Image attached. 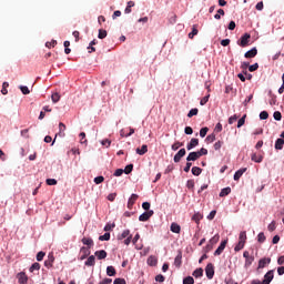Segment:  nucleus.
I'll list each match as a JSON object with an SVG mask.
<instances>
[{
  "label": "nucleus",
  "instance_id": "12",
  "mask_svg": "<svg viewBox=\"0 0 284 284\" xmlns=\"http://www.w3.org/2000/svg\"><path fill=\"white\" fill-rule=\"evenodd\" d=\"M247 172V168H242L240 170H237L234 175H233V180L234 181H240L241 176H243V174H245Z\"/></svg>",
  "mask_w": 284,
  "mask_h": 284
},
{
  "label": "nucleus",
  "instance_id": "44",
  "mask_svg": "<svg viewBox=\"0 0 284 284\" xmlns=\"http://www.w3.org/2000/svg\"><path fill=\"white\" fill-rule=\"evenodd\" d=\"M243 247H245V243L239 241V243L234 247V252H241V250H243Z\"/></svg>",
  "mask_w": 284,
  "mask_h": 284
},
{
  "label": "nucleus",
  "instance_id": "62",
  "mask_svg": "<svg viewBox=\"0 0 284 284\" xmlns=\"http://www.w3.org/2000/svg\"><path fill=\"white\" fill-rule=\"evenodd\" d=\"M186 187L189 190H193V187H194V180H187L186 181Z\"/></svg>",
  "mask_w": 284,
  "mask_h": 284
},
{
  "label": "nucleus",
  "instance_id": "36",
  "mask_svg": "<svg viewBox=\"0 0 284 284\" xmlns=\"http://www.w3.org/2000/svg\"><path fill=\"white\" fill-rule=\"evenodd\" d=\"M132 170H134V164H128L123 171H124V174H132Z\"/></svg>",
  "mask_w": 284,
  "mask_h": 284
},
{
  "label": "nucleus",
  "instance_id": "49",
  "mask_svg": "<svg viewBox=\"0 0 284 284\" xmlns=\"http://www.w3.org/2000/svg\"><path fill=\"white\" fill-rule=\"evenodd\" d=\"M179 148H183V142H175L174 144H172L171 150H173V152H176Z\"/></svg>",
  "mask_w": 284,
  "mask_h": 284
},
{
  "label": "nucleus",
  "instance_id": "64",
  "mask_svg": "<svg viewBox=\"0 0 284 284\" xmlns=\"http://www.w3.org/2000/svg\"><path fill=\"white\" fill-rule=\"evenodd\" d=\"M112 283V278L110 277H105L103 281H101L99 284H111Z\"/></svg>",
  "mask_w": 284,
  "mask_h": 284
},
{
  "label": "nucleus",
  "instance_id": "42",
  "mask_svg": "<svg viewBox=\"0 0 284 284\" xmlns=\"http://www.w3.org/2000/svg\"><path fill=\"white\" fill-rule=\"evenodd\" d=\"M205 141L207 143H214V141H216V135L214 133L212 134H209L206 138H205Z\"/></svg>",
  "mask_w": 284,
  "mask_h": 284
},
{
  "label": "nucleus",
  "instance_id": "6",
  "mask_svg": "<svg viewBox=\"0 0 284 284\" xmlns=\"http://www.w3.org/2000/svg\"><path fill=\"white\" fill-rule=\"evenodd\" d=\"M187 154V151L185 149H180L178 153L173 156L174 163H181V159Z\"/></svg>",
  "mask_w": 284,
  "mask_h": 284
},
{
  "label": "nucleus",
  "instance_id": "52",
  "mask_svg": "<svg viewBox=\"0 0 284 284\" xmlns=\"http://www.w3.org/2000/svg\"><path fill=\"white\" fill-rule=\"evenodd\" d=\"M99 241H110V232H105L103 235H100Z\"/></svg>",
  "mask_w": 284,
  "mask_h": 284
},
{
  "label": "nucleus",
  "instance_id": "13",
  "mask_svg": "<svg viewBox=\"0 0 284 284\" xmlns=\"http://www.w3.org/2000/svg\"><path fill=\"white\" fill-rule=\"evenodd\" d=\"M94 256H97L98 261H103V258H108V252L105 250L95 251Z\"/></svg>",
  "mask_w": 284,
  "mask_h": 284
},
{
  "label": "nucleus",
  "instance_id": "18",
  "mask_svg": "<svg viewBox=\"0 0 284 284\" xmlns=\"http://www.w3.org/2000/svg\"><path fill=\"white\" fill-rule=\"evenodd\" d=\"M230 194H232V187L226 186V187H224V189L221 190L219 196H220L221 199H223L224 196H230Z\"/></svg>",
  "mask_w": 284,
  "mask_h": 284
},
{
  "label": "nucleus",
  "instance_id": "23",
  "mask_svg": "<svg viewBox=\"0 0 284 284\" xmlns=\"http://www.w3.org/2000/svg\"><path fill=\"white\" fill-rule=\"evenodd\" d=\"M192 221H194V223H201V220L203 219V214H201L200 212H196L192 215Z\"/></svg>",
  "mask_w": 284,
  "mask_h": 284
},
{
  "label": "nucleus",
  "instance_id": "5",
  "mask_svg": "<svg viewBox=\"0 0 284 284\" xmlns=\"http://www.w3.org/2000/svg\"><path fill=\"white\" fill-rule=\"evenodd\" d=\"M274 281V270L267 271L264 275L262 284H270Z\"/></svg>",
  "mask_w": 284,
  "mask_h": 284
},
{
  "label": "nucleus",
  "instance_id": "59",
  "mask_svg": "<svg viewBox=\"0 0 284 284\" xmlns=\"http://www.w3.org/2000/svg\"><path fill=\"white\" fill-rule=\"evenodd\" d=\"M113 284H128V282H125V278L118 277L113 281Z\"/></svg>",
  "mask_w": 284,
  "mask_h": 284
},
{
  "label": "nucleus",
  "instance_id": "20",
  "mask_svg": "<svg viewBox=\"0 0 284 284\" xmlns=\"http://www.w3.org/2000/svg\"><path fill=\"white\" fill-rule=\"evenodd\" d=\"M251 161H253L254 163H263V155H257L256 153H252Z\"/></svg>",
  "mask_w": 284,
  "mask_h": 284
},
{
  "label": "nucleus",
  "instance_id": "40",
  "mask_svg": "<svg viewBox=\"0 0 284 284\" xmlns=\"http://www.w3.org/2000/svg\"><path fill=\"white\" fill-rule=\"evenodd\" d=\"M114 227H116V224L106 223L105 226H104V232H110V231L114 230Z\"/></svg>",
  "mask_w": 284,
  "mask_h": 284
},
{
  "label": "nucleus",
  "instance_id": "39",
  "mask_svg": "<svg viewBox=\"0 0 284 284\" xmlns=\"http://www.w3.org/2000/svg\"><path fill=\"white\" fill-rule=\"evenodd\" d=\"M108 37V31L104 29H100L98 33V39H105Z\"/></svg>",
  "mask_w": 284,
  "mask_h": 284
},
{
  "label": "nucleus",
  "instance_id": "54",
  "mask_svg": "<svg viewBox=\"0 0 284 284\" xmlns=\"http://www.w3.org/2000/svg\"><path fill=\"white\" fill-rule=\"evenodd\" d=\"M265 233H263V232H260L258 234H257V241L260 242V243H265Z\"/></svg>",
  "mask_w": 284,
  "mask_h": 284
},
{
  "label": "nucleus",
  "instance_id": "24",
  "mask_svg": "<svg viewBox=\"0 0 284 284\" xmlns=\"http://www.w3.org/2000/svg\"><path fill=\"white\" fill-rule=\"evenodd\" d=\"M191 172H192L193 176H201V173L203 172V169H201L199 166H193L191 169Z\"/></svg>",
  "mask_w": 284,
  "mask_h": 284
},
{
  "label": "nucleus",
  "instance_id": "17",
  "mask_svg": "<svg viewBox=\"0 0 284 284\" xmlns=\"http://www.w3.org/2000/svg\"><path fill=\"white\" fill-rule=\"evenodd\" d=\"M199 159H200V156L196 151L190 152L189 155L186 156L187 162L199 161Z\"/></svg>",
  "mask_w": 284,
  "mask_h": 284
},
{
  "label": "nucleus",
  "instance_id": "19",
  "mask_svg": "<svg viewBox=\"0 0 284 284\" xmlns=\"http://www.w3.org/2000/svg\"><path fill=\"white\" fill-rule=\"evenodd\" d=\"M196 145H199V139L193 138L191 139L190 143H187L186 145V150H194V148H196Z\"/></svg>",
  "mask_w": 284,
  "mask_h": 284
},
{
  "label": "nucleus",
  "instance_id": "30",
  "mask_svg": "<svg viewBox=\"0 0 284 284\" xmlns=\"http://www.w3.org/2000/svg\"><path fill=\"white\" fill-rule=\"evenodd\" d=\"M192 276H194V278H201V276H203V268L199 267L195 271H193Z\"/></svg>",
  "mask_w": 284,
  "mask_h": 284
},
{
  "label": "nucleus",
  "instance_id": "22",
  "mask_svg": "<svg viewBox=\"0 0 284 284\" xmlns=\"http://www.w3.org/2000/svg\"><path fill=\"white\" fill-rule=\"evenodd\" d=\"M135 152H136V154H139L140 156H143V154H148V146H146V144H143L142 146H141V149H136L135 150Z\"/></svg>",
  "mask_w": 284,
  "mask_h": 284
},
{
  "label": "nucleus",
  "instance_id": "50",
  "mask_svg": "<svg viewBox=\"0 0 284 284\" xmlns=\"http://www.w3.org/2000/svg\"><path fill=\"white\" fill-rule=\"evenodd\" d=\"M44 257H45V252H43V251L38 252V254L36 256L38 262L43 261Z\"/></svg>",
  "mask_w": 284,
  "mask_h": 284
},
{
  "label": "nucleus",
  "instance_id": "48",
  "mask_svg": "<svg viewBox=\"0 0 284 284\" xmlns=\"http://www.w3.org/2000/svg\"><path fill=\"white\" fill-rule=\"evenodd\" d=\"M270 99V105H276V95L272 94V91H268Z\"/></svg>",
  "mask_w": 284,
  "mask_h": 284
},
{
  "label": "nucleus",
  "instance_id": "11",
  "mask_svg": "<svg viewBox=\"0 0 284 284\" xmlns=\"http://www.w3.org/2000/svg\"><path fill=\"white\" fill-rule=\"evenodd\" d=\"M17 278L19 284H28V275H26V272L18 273Z\"/></svg>",
  "mask_w": 284,
  "mask_h": 284
},
{
  "label": "nucleus",
  "instance_id": "61",
  "mask_svg": "<svg viewBox=\"0 0 284 284\" xmlns=\"http://www.w3.org/2000/svg\"><path fill=\"white\" fill-rule=\"evenodd\" d=\"M207 101H210V94H207L201 99L200 105H205L207 103Z\"/></svg>",
  "mask_w": 284,
  "mask_h": 284
},
{
  "label": "nucleus",
  "instance_id": "4",
  "mask_svg": "<svg viewBox=\"0 0 284 284\" xmlns=\"http://www.w3.org/2000/svg\"><path fill=\"white\" fill-rule=\"evenodd\" d=\"M205 274H206V277L209 278V281H212V278H214V264L209 263L205 266Z\"/></svg>",
  "mask_w": 284,
  "mask_h": 284
},
{
  "label": "nucleus",
  "instance_id": "27",
  "mask_svg": "<svg viewBox=\"0 0 284 284\" xmlns=\"http://www.w3.org/2000/svg\"><path fill=\"white\" fill-rule=\"evenodd\" d=\"M39 270H41V264H39V262H34L30 268H29V272H39Z\"/></svg>",
  "mask_w": 284,
  "mask_h": 284
},
{
  "label": "nucleus",
  "instance_id": "55",
  "mask_svg": "<svg viewBox=\"0 0 284 284\" xmlns=\"http://www.w3.org/2000/svg\"><path fill=\"white\" fill-rule=\"evenodd\" d=\"M197 152V156H206L207 154V149L202 148L201 150L196 151Z\"/></svg>",
  "mask_w": 284,
  "mask_h": 284
},
{
  "label": "nucleus",
  "instance_id": "38",
  "mask_svg": "<svg viewBox=\"0 0 284 284\" xmlns=\"http://www.w3.org/2000/svg\"><path fill=\"white\" fill-rule=\"evenodd\" d=\"M221 17H225V10H223V9L217 10V14L214 16V19H216V21H219V20H221Z\"/></svg>",
  "mask_w": 284,
  "mask_h": 284
},
{
  "label": "nucleus",
  "instance_id": "32",
  "mask_svg": "<svg viewBox=\"0 0 284 284\" xmlns=\"http://www.w3.org/2000/svg\"><path fill=\"white\" fill-rule=\"evenodd\" d=\"M148 265H150L151 267H155V265H156V263H158V261H156V257H154V256H150L149 258H148Z\"/></svg>",
  "mask_w": 284,
  "mask_h": 284
},
{
  "label": "nucleus",
  "instance_id": "45",
  "mask_svg": "<svg viewBox=\"0 0 284 284\" xmlns=\"http://www.w3.org/2000/svg\"><path fill=\"white\" fill-rule=\"evenodd\" d=\"M196 114H199V109L194 108L189 111L187 116L192 119V116H196Z\"/></svg>",
  "mask_w": 284,
  "mask_h": 284
},
{
  "label": "nucleus",
  "instance_id": "7",
  "mask_svg": "<svg viewBox=\"0 0 284 284\" xmlns=\"http://www.w3.org/2000/svg\"><path fill=\"white\" fill-rule=\"evenodd\" d=\"M226 245H227V240H223L220 243L219 247L215 250L214 256H221L223 254V251L225 250Z\"/></svg>",
  "mask_w": 284,
  "mask_h": 284
},
{
  "label": "nucleus",
  "instance_id": "35",
  "mask_svg": "<svg viewBox=\"0 0 284 284\" xmlns=\"http://www.w3.org/2000/svg\"><path fill=\"white\" fill-rule=\"evenodd\" d=\"M207 132H210V129L207 126H204L200 130V136L201 139H205L207 136Z\"/></svg>",
  "mask_w": 284,
  "mask_h": 284
},
{
  "label": "nucleus",
  "instance_id": "10",
  "mask_svg": "<svg viewBox=\"0 0 284 284\" xmlns=\"http://www.w3.org/2000/svg\"><path fill=\"white\" fill-rule=\"evenodd\" d=\"M272 263L271 257H263L258 261V270H263L266 265H270Z\"/></svg>",
  "mask_w": 284,
  "mask_h": 284
},
{
  "label": "nucleus",
  "instance_id": "2",
  "mask_svg": "<svg viewBox=\"0 0 284 284\" xmlns=\"http://www.w3.org/2000/svg\"><path fill=\"white\" fill-rule=\"evenodd\" d=\"M152 216H154V210L144 211V212L139 216V221L142 222V223H145V221H150V219H152Z\"/></svg>",
  "mask_w": 284,
  "mask_h": 284
},
{
  "label": "nucleus",
  "instance_id": "57",
  "mask_svg": "<svg viewBox=\"0 0 284 284\" xmlns=\"http://www.w3.org/2000/svg\"><path fill=\"white\" fill-rule=\"evenodd\" d=\"M247 115H243L239 121H237V128H243L245 125V119Z\"/></svg>",
  "mask_w": 284,
  "mask_h": 284
},
{
  "label": "nucleus",
  "instance_id": "25",
  "mask_svg": "<svg viewBox=\"0 0 284 284\" xmlns=\"http://www.w3.org/2000/svg\"><path fill=\"white\" fill-rule=\"evenodd\" d=\"M283 145H284V140L283 138H278L275 141V150H283Z\"/></svg>",
  "mask_w": 284,
  "mask_h": 284
},
{
  "label": "nucleus",
  "instance_id": "41",
  "mask_svg": "<svg viewBox=\"0 0 284 284\" xmlns=\"http://www.w3.org/2000/svg\"><path fill=\"white\" fill-rule=\"evenodd\" d=\"M93 181L95 185H101V183L105 181V178H103L102 175H99V176H95Z\"/></svg>",
  "mask_w": 284,
  "mask_h": 284
},
{
  "label": "nucleus",
  "instance_id": "46",
  "mask_svg": "<svg viewBox=\"0 0 284 284\" xmlns=\"http://www.w3.org/2000/svg\"><path fill=\"white\" fill-rule=\"evenodd\" d=\"M268 118H270V113H267V111H262L260 113L261 121H267Z\"/></svg>",
  "mask_w": 284,
  "mask_h": 284
},
{
  "label": "nucleus",
  "instance_id": "51",
  "mask_svg": "<svg viewBox=\"0 0 284 284\" xmlns=\"http://www.w3.org/2000/svg\"><path fill=\"white\" fill-rule=\"evenodd\" d=\"M258 70V62H255L254 64H248V72H256Z\"/></svg>",
  "mask_w": 284,
  "mask_h": 284
},
{
  "label": "nucleus",
  "instance_id": "60",
  "mask_svg": "<svg viewBox=\"0 0 284 284\" xmlns=\"http://www.w3.org/2000/svg\"><path fill=\"white\" fill-rule=\"evenodd\" d=\"M22 94H30V89L27 85H20Z\"/></svg>",
  "mask_w": 284,
  "mask_h": 284
},
{
  "label": "nucleus",
  "instance_id": "8",
  "mask_svg": "<svg viewBox=\"0 0 284 284\" xmlns=\"http://www.w3.org/2000/svg\"><path fill=\"white\" fill-rule=\"evenodd\" d=\"M52 265H54V254L49 253L48 258L44 261V267H47V270H50Z\"/></svg>",
  "mask_w": 284,
  "mask_h": 284
},
{
  "label": "nucleus",
  "instance_id": "33",
  "mask_svg": "<svg viewBox=\"0 0 284 284\" xmlns=\"http://www.w3.org/2000/svg\"><path fill=\"white\" fill-rule=\"evenodd\" d=\"M130 236V230H124L121 235L118 236V241H123V239H128Z\"/></svg>",
  "mask_w": 284,
  "mask_h": 284
},
{
  "label": "nucleus",
  "instance_id": "28",
  "mask_svg": "<svg viewBox=\"0 0 284 284\" xmlns=\"http://www.w3.org/2000/svg\"><path fill=\"white\" fill-rule=\"evenodd\" d=\"M253 263H254V256L251 255V257H247V258L245 260V263H244L245 270H247L248 267H251Z\"/></svg>",
  "mask_w": 284,
  "mask_h": 284
},
{
  "label": "nucleus",
  "instance_id": "56",
  "mask_svg": "<svg viewBox=\"0 0 284 284\" xmlns=\"http://www.w3.org/2000/svg\"><path fill=\"white\" fill-rule=\"evenodd\" d=\"M9 83L8 82H3L2 83V90H1V93L2 94H8V88H9Z\"/></svg>",
  "mask_w": 284,
  "mask_h": 284
},
{
  "label": "nucleus",
  "instance_id": "14",
  "mask_svg": "<svg viewBox=\"0 0 284 284\" xmlns=\"http://www.w3.org/2000/svg\"><path fill=\"white\" fill-rule=\"evenodd\" d=\"M95 264H97V257L94 255H90L88 260L84 262V265L87 267H94Z\"/></svg>",
  "mask_w": 284,
  "mask_h": 284
},
{
  "label": "nucleus",
  "instance_id": "34",
  "mask_svg": "<svg viewBox=\"0 0 284 284\" xmlns=\"http://www.w3.org/2000/svg\"><path fill=\"white\" fill-rule=\"evenodd\" d=\"M82 243H83V245H88L89 247L94 245V241L90 237H83Z\"/></svg>",
  "mask_w": 284,
  "mask_h": 284
},
{
  "label": "nucleus",
  "instance_id": "63",
  "mask_svg": "<svg viewBox=\"0 0 284 284\" xmlns=\"http://www.w3.org/2000/svg\"><path fill=\"white\" fill-rule=\"evenodd\" d=\"M45 183L47 185H57V179H47Z\"/></svg>",
  "mask_w": 284,
  "mask_h": 284
},
{
  "label": "nucleus",
  "instance_id": "9",
  "mask_svg": "<svg viewBox=\"0 0 284 284\" xmlns=\"http://www.w3.org/2000/svg\"><path fill=\"white\" fill-rule=\"evenodd\" d=\"M258 54V49L256 47H253L251 50L246 51L244 53L245 59H254Z\"/></svg>",
  "mask_w": 284,
  "mask_h": 284
},
{
  "label": "nucleus",
  "instance_id": "3",
  "mask_svg": "<svg viewBox=\"0 0 284 284\" xmlns=\"http://www.w3.org/2000/svg\"><path fill=\"white\" fill-rule=\"evenodd\" d=\"M57 136H60L61 139L65 136V125L63 124V122L59 123V133L55 134L51 145H54V143L57 142Z\"/></svg>",
  "mask_w": 284,
  "mask_h": 284
},
{
  "label": "nucleus",
  "instance_id": "21",
  "mask_svg": "<svg viewBox=\"0 0 284 284\" xmlns=\"http://www.w3.org/2000/svg\"><path fill=\"white\" fill-rule=\"evenodd\" d=\"M171 232H173V234H181V225L173 222L171 224Z\"/></svg>",
  "mask_w": 284,
  "mask_h": 284
},
{
  "label": "nucleus",
  "instance_id": "31",
  "mask_svg": "<svg viewBox=\"0 0 284 284\" xmlns=\"http://www.w3.org/2000/svg\"><path fill=\"white\" fill-rule=\"evenodd\" d=\"M51 100L52 103H59V101H61V94H59V92L52 93Z\"/></svg>",
  "mask_w": 284,
  "mask_h": 284
},
{
  "label": "nucleus",
  "instance_id": "47",
  "mask_svg": "<svg viewBox=\"0 0 284 284\" xmlns=\"http://www.w3.org/2000/svg\"><path fill=\"white\" fill-rule=\"evenodd\" d=\"M183 284H194V277H192V276H186V277H184L183 278V282H182Z\"/></svg>",
  "mask_w": 284,
  "mask_h": 284
},
{
  "label": "nucleus",
  "instance_id": "26",
  "mask_svg": "<svg viewBox=\"0 0 284 284\" xmlns=\"http://www.w3.org/2000/svg\"><path fill=\"white\" fill-rule=\"evenodd\" d=\"M106 276H116V268H114V266H108Z\"/></svg>",
  "mask_w": 284,
  "mask_h": 284
},
{
  "label": "nucleus",
  "instance_id": "16",
  "mask_svg": "<svg viewBox=\"0 0 284 284\" xmlns=\"http://www.w3.org/2000/svg\"><path fill=\"white\" fill-rule=\"evenodd\" d=\"M182 263H183V253L179 251L178 255L174 258V265L175 267H181Z\"/></svg>",
  "mask_w": 284,
  "mask_h": 284
},
{
  "label": "nucleus",
  "instance_id": "1",
  "mask_svg": "<svg viewBox=\"0 0 284 284\" xmlns=\"http://www.w3.org/2000/svg\"><path fill=\"white\" fill-rule=\"evenodd\" d=\"M250 39H252V36L250 33H244L240 40H237V45L246 48V45H250Z\"/></svg>",
  "mask_w": 284,
  "mask_h": 284
},
{
  "label": "nucleus",
  "instance_id": "15",
  "mask_svg": "<svg viewBox=\"0 0 284 284\" xmlns=\"http://www.w3.org/2000/svg\"><path fill=\"white\" fill-rule=\"evenodd\" d=\"M136 199H139V195L138 194H131V196L129 197L128 200V209L129 210H132V206L134 205V203H136Z\"/></svg>",
  "mask_w": 284,
  "mask_h": 284
},
{
  "label": "nucleus",
  "instance_id": "29",
  "mask_svg": "<svg viewBox=\"0 0 284 284\" xmlns=\"http://www.w3.org/2000/svg\"><path fill=\"white\" fill-rule=\"evenodd\" d=\"M81 252H84V254L80 257V261H85L90 256V251L85 246H82Z\"/></svg>",
  "mask_w": 284,
  "mask_h": 284
},
{
  "label": "nucleus",
  "instance_id": "43",
  "mask_svg": "<svg viewBox=\"0 0 284 284\" xmlns=\"http://www.w3.org/2000/svg\"><path fill=\"white\" fill-rule=\"evenodd\" d=\"M221 239V236L219 234H215L210 241L209 243L211 245H216V243L219 242V240Z\"/></svg>",
  "mask_w": 284,
  "mask_h": 284
},
{
  "label": "nucleus",
  "instance_id": "58",
  "mask_svg": "<svg viewBox=\"0 0 284 284\" xmlns=\"http://www.w3.org/2000/svg\"><path fill=\"white\" fill-rule=\"evenodd\" d=\"M101 145H105V148H110V145H112V141H110L109 139H104L102 141H100Z\"/></svg>",
  "mask_w": 284,
  "mask_h": 284
},
{
  "label": "nucleus",
  "instance_id": "53",
  "mask_svg": "<svg viewBox=\"0 0 284 284\" xmlns=\"http://www.w3.org/2000/svg\"><path fill=\"white\" fill-rule=\"evenodd\" d=\"M273 118H274L275 121H281L283 119V114H281L280 111H275L273 113Z\"/></svg>",
  "mask_w": 284,
  "mask_h": 284
},
{
  "label": "nucleus",
  "instance_id": "37",
  "mask_svg": "<svg viewBox=\"0 0 284 284\" xmlns=\"http://www.w3.org/2000/svg\"><path fill=\"white\" fill-rule=\"evenodd\" d=\"M239 239H240V242H241V243H244V244H245V241H247V233H246L245 231H242V232L240 233Z\"/></svg>",
  "mask_w": 284,
  "mask_h": 284
}]
</instances>
